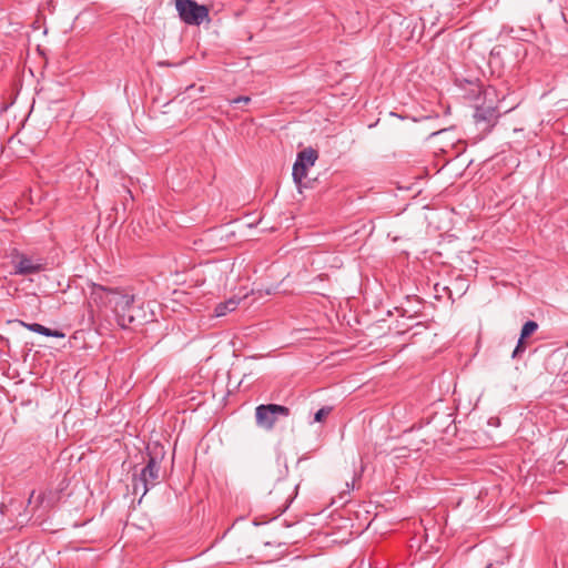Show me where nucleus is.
Returning a JSON list of instances; mask_svg holds the SVG:
<instances>
[{"instance_id":"1","label":"nucleus","mask_w":568,"mask_h":568,"mask_svg":"<svg viewBox=\"0 0 568 568\" xmlns=\"http://www.w3.org/2000/svg\"><path fill=\"white\" fill-rule=\"evenodd\" d=\"M89 305L99 310L110 308L116 323L122 328L143 325L149 322L143 303H138L131 288L108 287L97 283L90 284Z\"/></svg>"},{"instance_id":"2","label":"nucleus","mask_w":568,"mask_h":568,"mask_svg":"<svg viewBox=\"0 0 568 568\" xmlns=\"http://www.w3.org/2000/svg\"><path fill=\"white\" fill-rule=\"evenodd\" d=\"M11 274L30 276L44 272L48 260L39 253L13 248L10 253Z\"/></svg>"},{"instance_id":"3","label":"nucleus","mask_w":568,"mask_h":568,"mask_svg":"<svg viewBox=\"0 0 568 568\" xmlns=\"http://www.w3.org/2000/svg\"><path fill=\"white\" fill-rule=\"evenodd\" d=\"M160 462L155 456L149 454L146 465L142 468L139 477L133 479V493L145 496L150 488L160 483Z\"/></svg>"},{"instance_id":"4","label":"nucleus","mask_w":568,"mask_h":568,"mask_svg":"<svg viewBox=\"0 0 568 568\" xmlns=\"http://www.w3.org/2000/svg\"><path fill=\"white\" fill-rule=\"evenodd\" d=\"M500 115L497 103L490 100L489 102L477 104L473 118L477 130L483 134H487L495 128Z\"/></svg>"},{"instance_id":"5","label":"nucleus","mask_w":568,"mask_h":568,"mask_svg":"<svg viewBox=\"0 0 568 568\" xmlns=\"http://www.w3.org/2000/svg\"><path fill=\"white\" fill-rule=\"evenodd\" d=\"M288 407L278 404H262L255 408L256 425L263 429L272 430L278 417L290 416Z\"/></svg>"},{"instance_id":"6","label":"nucleus","mask_w":568,"mask_h":568,"mask_svg":"<svg viewBox=\"0 0 568 568\" xmlns=\"http://www.w3.org/2000/svg\"><path fill=\"white\" fill-rule=\"evenodd\" d=\"M175 7L183 22L190 26H200L209 18V8L194 0H175Z\"/></svg>"},{"instance_id":"7","label":"nucleus","mask_w":568,"mask_h":568,"mask_svg":"<svg viewBox=\"0 0 568 568\" xmlns=\"http://www.w3.org/2000/svg\"><path fill=\"white\" fill-rule=\"evenodd\" d=\"M22 325L24 327H27L29 331L31 332H34V333H38V334H41V335H44V336H49V337H58V338H62L64 337V334L60 331H57V329H51L49 327H45L41 324H38V323H22Z\"/></svg>"},{"instance_id":"8","label":"nucleus","mask_w":568,"mask_h":568,"mask_svg":"<svg viewBox=\"0 0 568 568\" xmlns=\"http://www.w3.org/2000/svg\"><path fill=\"white\" fill-rule=\"evenodd\" d=\"M318 153L313 148H307L298 152L295 162L303 163L305 166L311 168L315 164Z\"/></svg>"},{"instance_id":"9","label":"nucleus","mask_w":568,"mask_h":568,"mask_svg":"<svg viewBox=\"0 0 568 568\" xmlns=\"http://www.w3.org/2000/svg\"><path fill=\"white\" fill-rule=\"evenodd\" d=\"M237 305H239V301H236V300H234V298H231V300H229V301H226V302H224V303H220V304H217V305H216V307H215V311H214V312H215V315H216L217 317H220V316H224V315H226V314H227V312H233V311H235V310H236V307H237Z\"/></svg>"},{"instance_id":"10","label":"nucleus","mask_w":568,"mask_h":568,"mask_svg":"<svg viewBox=\"0 0 568 568\" xmlns=\"http://www.w3.org/2000/svg\"><path fill=\"white\" fill-rule=\"evenodd\" d=\"M308 168L305 166L303 163L295 162L293 165V180L296 184H301L302 181L307 176Z\"/></svg>"},{"instance_id":"11","label":"nucleus","mask_w":568,"mask_h":568,"mask_svg":"<svg viewBox=\"0 0 568 568\" xmlns=\"http://www.w3.org/2000/svg\"><path fill=\"white\" fill-rule=\"evenodd\" d=\"M538 329V324L535 321H528L524 324L521 327L520 336L521 339L528 338L530 335H532Z\"/></svg>"},{"instance_id":"12","label":"nucleus","mask_w":568,"mask_h":568,"mask_svg":"<svg viewBox=\"0 0 568 568\" xmlns=\"http://www.w3.org/2000/svg\"><path fill=\"white\" fill-rule=\"evenodd\" d=\"M332 409L333 408L331 406H324L321 409H318L314 415V422H324V419L331 414Z\"/></svg>"},{"instance_id":"13","label":"nucleus","mask_w":568,"mask_h":568,"mask_svg":"<svg viewBox=\"0 0 568 568\" xmlns=\"http://www.w3.org/2000/svg\"><path fill=\"white\" fill-rule=\"evenodd\" d=\"M526 351V344L525 339H521V336L519 337L517 345L513 352V357H519L524 352Z\"/></svg>"},{"instance_id":"14","label":"nucleus","mask_w":568,"mask_h":568,"mask_svg":"<svg viewBox=\"0 0 568 568\" xmlns=\"http://www.w3.org/2000/svg\"><path fill=\"white\" fill-rule=\"evenodd\" d=\"M250 101H251L250 97L241 95V97H237L234 100H232V103H234V104H237V103H248Z\"/></svg>"},{"instance_id":"15","label":"nucleus","mask_w":568,"mask_h":568,"mask_svg":"<svg viewBox=\"0 0 568 568\" xmlns=\"http://www.w3.org/2000/svg\"><path fill=\"white\" fill-rule=\"evenodd\" d=\"M354 488V484H349L348 481L345 483V489L341 491V499L344 498V494H348Z\"/></svg>"},{"instance_id":"16","label":"nucleus","mask_w":568,"mask_h":568,"mask_svg":"<svg viewBox=\"0 0 568 568\" xmlns=\"http://www.w3.org/2000/svg\"><path fill=\"white\" fill-rule=\"evenodd\" d=\"M36 491L33 490L29 497V504L32 503V499L34 498Z\"/></svg>"},{"instance_id":"17","label":"nucleus","mask_w":568,"mask_h":568,"mask_svg":"<svg viewBox=\"0 0 568 568\" xmlns=\"http://www.w3.org/2000/svg\"><path fill=\"white\" fill-rule=\"evenodd\" d=\"M42 500H43L42 495H38V497H37V503H38V504H40V503H42Z\"/></svg>"},{"instance_id":"18","label":"nucleus","mask_w":568,"mask_h":568,"mask_svg":"<svg viewBox=\"0 0 568 568\" xmlns=\"http://www.w3.org/2000/svg\"><path fill=\"white\" fill-rule=\"evenodd\" d=\"M488 94H489V90L487 89L484 91V97L486 98Z\"/></svg>"}]
</instances>
